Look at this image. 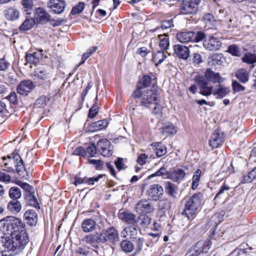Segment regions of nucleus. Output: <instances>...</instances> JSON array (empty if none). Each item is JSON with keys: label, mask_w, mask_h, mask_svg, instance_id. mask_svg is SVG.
<instances>
[{"label": "nucleus", "mask_w": 256, "mask_h": 256, "mask_svg": "<svg viewBox=\"0 0 256 256\" xmlns=\"http://www.w3.org/2000/svg\"><path fill=\"white\" fill-rule=\"evenodd\" d=\"M244 62L254 64L256 62V54L250 52H246L242 58Z\"/></svg>", "instance_id": "obj_43"}, {"label": "nucleus", "mask_w": 256, "mask_h": 256, "mask_svg": "<svg viewBox=\"0 0 256 256\" xmlns=\"http://www.w3.org/2000/svg\"><path fill=\"white\" fill-rule=\"evenodd\" d=\"M222 134L216 131L210 136L209 140V145L212 148H217L221 144L223 140Z\"/></svg>", "instance_id": "obj_21"}, {"label": "nucleus", "mask_w": 256, "mask_h": 256, "mask_svg": "<svg viewBox=\"0 0 256 256\" xmlns=\"http://www.w3.org/2000/svg\"><path fill=\"white\" fill-rule=\"evenodd\" d=\"M24 216L27 220L28 224L30 226L34 225L37 222V214L32 210H29L26 212Z\"/></svg>", "instance_id": "obj_32"}, {"label": "nucleus", "mask_w": 256, "mask_h": 256, "mask_svg": "<svg viewBox=\"0 0 256 256\" xmlns=\"http://www.w3.org/2000/svg\"><path fill=\"white\" fill-rule=\"evenodd\" d=\"M173 26V21L172 19L164 20L162 22L161 27L162 29H167Z\"/></svg>", "instance_id": "obj_64"}, {"label": "nucleus", "mask_w": 256, "mask_h": 256, "mask_svg": "<svg viewBox=\"0 0 256 256\" xmlns=\"http://www.w3.org/2000/svg\"><path fill=\"white\" fill-rule=\"evenodd\" d=\"M171 202L167 198L160 200L158 203V208L160 210H168L170 208Z\"/></svg>", "instance_id": "obj_48"}, {"label": "nucleus", "mask_w": 256, "mask_h": 256, "mask_svg": "<svg viewBox=\"0 0 256 256\" xmlns=\"http://www.w3.org/2000/svg\"><path fill=\"white\" fill-rule=\"evenodd\" d=\"M120 247L122 250L126 252H130L134 249L133 244L128 240H123L120 243Z\"/></svg>", "instance_id": "obj_41"}, {"label": "nucleus", "mask_w": 256, "mask_h": 256, "mask_svg": "<svg viewBox=\"0 0 256 256\" xmlns=\"http://www.w3.org/2000/svg\"><path fill=\"white\" fill-rule=\"evenodd\" d=\"M34 24V21L32 18H26L22 22L20 27V29L21 30L26 31L30 29Z\"/></svg>", "instance_id": "obj_45"}, {"label": "nucleus", "mask_w": 256, "mask_h": 256, "mask_svg": "<svg viewBox=\"0 0 256 256\" xmlns=\"http://www.w3.org/2000/svg\"><path fill=\"white\" fill-rule=\"evenodd\" d=\"M34 75L40 79L48 80L49 78L48 74L43 70L37 68L34 70Z\"/></svg>", "instance_id": "obj_52"}, {"label": "nucleus", "mask_w": 256, "mask_h": 256, "mask_svg": "<svg viewBox=\"0 0 256 256\" xmlns=\"http://www.w3.org/2000/svg\"><path fill=\"white\" fill-rule=\"evenodd\" d=\"M18 184L20 188L26 191L25 194L33 192L32 190L34 188L32 186L26 182H20Z\"/></svg>", "instance_id": "obj_61"}, {"label": "nucleus", "mask_w": 256, "mask_h": 256, "mask_svg": "<svg viewBox=\"0 0 256 256\" xmlns=\"http://www.w3.org/2000/svg\"><path fill=\"white\" fill-rule=\"evenodd\" d=\"M8 158L11 159V156H8ZM11 160H12L16 164L15 166H16L17 173L19 175H21L22 173L26 170V168L24 165L23 161L20 156L18 154H14L12 156V159L10 160V161Z\"/></svg>", "instance_id": "obj_23"}, {"label": "nucleus", "mask_w": 256, "mask_h": 256, "mask_svg": "<svg viewBox=\"0 0 256 256\" xmlns=\"http://www.w3.org/2000/svg\"><path fill=\"white\" fill-rule=\"evenodd\" d=\"M102 177V175H99L96 177L92 178H87L86 176V184L88 185H93L95 182H98L100 178Z\"/></svg>", "instance_id": "obj_60"}, {"label": "nucleus", "mask_w": 256, "mask_h": 256, "mask_svg": "<svg viewBox=\"0 0 256 256\" xmlns=\"http://www.w3.org/2000/svg\"><path fill=\"white\" fill-rule=\"evenodd\" d=\"M96 152L97 148L95 144L94 143L90 144L85 150L86 157H93L96 154Z\"/></svg>", "instance_id": "obj_46"}, {"label": "nucleus", "mask_w": 256, "mask_h": 256, "mask_svg": "<svg viewBox=\"0 0 256 256\" xmlns=\"http://www.w3.org/2000/svg\"><path fill=\"white\" fill-rule=\"evenodd\" d=\"M21 4L24 12L27 14H30L34 8V2L32 0H22Z\"/></svg>", "instance_id": "obj_37"}, {"label": "nucleus", "mask_w": 256, "mask_h": 256, "mask_svg": "<svg viewBox=\"0 0 256 256\" xmlns=\"http://www.w3.org/2000/svg\"><path fill=\"white\" fill-rule=\"evenodd\" d=\"M204 76L208 81L214 84H220L224 80V78L220 76L219 73L215 72L210 68L206 70Z\"/></svg>", "instance_id": "obj_19"}, {"label": "nucleus", "mask_w": 256, "mask_h": 256, "mask_svg": "<svg viewBox=\"0 0 256 256\" xmlns=\"http://www.w3.org/2000/svg\"><path fill=\"white\" fill-rule=\"evenodd\" d=\"M100 242L115 244L119 241V234L118 230L114 226L102 230L100 232Z\"/></svg>", "instance_id": "obj_6"}, {"label": "nucleus", "mask_w": 256, "mask_h": 256, "mask_svg": "<svg viewBox=\"0 0 256 256\" xmlns=\"http://www.w3.org/2000/svg\"><path fill=\"white\" fill-rule=\"evenodd\" d=\"M167 35L166 34H160L158 35V38L160 40L159 46L163 50H166L169 46V40L168 38H166Z\"/></svg>", "instance_id": "obj_44"}, {"label": "nucleus", "mask_w": 256, "mask_h": 256, "mask_svg": "<svg viewBox=\"0 0 256 256\" xmlns=\"http://www.w3.org/2000/svg\"><path fill=\"white\" fill-rule=\"evenodd\" d=\"M35 18L40 22L50 20V15L44 9L40 8L36 10Z\"/></svg>", "instance_id": "obj_26"}, {"label": "nucleus", "mask_w": 256, "mask_h": 256, "mask_svg": "<svg viewBox=\"0 0 256 256\" xmlns=\"http://www.w3.org/2000/svg\"><path fill=\"white\" fill-rule=\"evenodd\" d=\"M76 254L82 255L84 256H88L89 255L94 256L96 253V251L86 246H82L78 248L76 250Z\"/></svg>", "instance_id": "obj_36"}, {"label": "nucleus", "mask_w": 256, "mask_h": 256, "mask_svg": "<svg viewBox=\"0 0 256 256\" xmlns=\"http://www.w3.org/2000/svg\"><path fill=\"white\" fill-rule=\"evenodd\" d=\"M222 44L221 41L218 38L213 36L206 38L203 42L204 48L209 50H218L222 46Z\"/></svg>", "instance_id": "obj_11"}, {"label": "nucleus", "mask_w": 256, "mask_h": 256, "mask_svg": "<svg viewBox=\"0 0 256 256\" xmlns=\"http://www.w3.org/2000/svg\"><path fill=\"white\" fill-rule=\"evenodd\" d=\"M208 64H222L226 62V60L222 54H214L209 58Z\"/></svg>", "instance_id": "obj_35"}, {"label": "nucleus", "mask_w": 256, "mask_h": 256, "mask_svg": "<svg viewBox=\"0 0 256 256\" xmlns=\"http://www.w3.org/2000/svg\"><path fill=\"white\" fill-rule=\"evenodd\" d=\"M228 52L234 56H239L241 54L240 48L234 44L228 46Z\"/></svg>", "instance_id": "obj_49"}, {"label": "nucleus", "mask_w": 256, "mask_h": 256, "mask_svg": "<svg viewBox=\"0 0 256 256\" xmlns=\"http://www.w3.org/2000/svg\"><path fill=\"white\" fill-rule=\"evenodd\" d=\"M24 196L25 200L28 205L34 206L38 210L40 209V205L34 192H32L24 194Z\"/></svg>", "instance_id": "obj_29"}, {"label": "nucleus", "mask_w": 256, "mask_h": 256, "mask_svg": "<svg viewBox=\"0 0 256 256\" xmlns=\"http://www.w3.org/2000/svg\"><path fill=\"white\" fill-rule=\"evenodd\" d=\"M7 208L12 213L16 214L20 212L22 206L18 200H12L8 204Z\"/></svg>", "instance_id": "obj_30"}, {"label": "nucleus", "mask_w": 256, "mask_h": 256, "mask_svg": "<svg viewBox=\"0 0 256 256\" xmlns=\"http://www.w3.org/2000/svg\"><path fill=\"white\" fill-rule=\"evenodd\" d=\"M204 56V54L202 52H194L190 56V58H192L190 60L192 61V63L195 64L202 63L204 62L205 59Z\"/></svg>", "instance_id": "obj_40"}, {"label": "nucleus", "mask_w": 256, "mask_h": 256, "mask_svg": "<svg viewBox=\"0 0 256 256\" xmlns=\"http://www.w3.org/2000/svg\"><path fill=\"white\" fill-rule=\"evenodd\" d=\"M98 49V47L94 46L88 50V52L84 53L82 58V62L79 64H83L85 60H87L94 52H95Z\"/></svg>", "instance_id": "obj_50"}, {"label": "nucleus", "mask_w": 256, "mask_h": 256, "mask_svg": "<svg viewBox=\"0 0 256 256\" xmlns=\"http://www.w3.org/2000/svg\"><path fill=\"white\" fill-rule=\"evenodd\" d=\"M186 176L184 171L180 168L168 172L167 178L171 180L174 182H180Z\"/></svg>", "instance_id": "obj_18"}, {"label": "nucleus", "mask_w": 256, "mask_h": 256, "mask_svg": "<svg viewBox=\"0 0 256 256\" xmlns=\"http://www.w3.org/2000/svg\"><path fill=\"white\" fill-rule=\"evenodd\" d=\"M230 187L225 184L220 186L218 192L216 194L214 198L220 197L221 195L224 194L230 190Z\"/></svg>", "instance_id": "obj_59"}, {"label": "nucleus", "mask_w": 256, "mask_h": 256, "mask_svg": "<svg viewBox=\"0 0 256 256\" xmlns=\"http://www.w3.org/2000/svg\"><path fill=\"white\" fill-rule=\"evenodd\" d=\"M202 194L200 192L194 194L192 196L186 197L184 200V209L182 214L188 220H192L196 215L201 206Z\"/></svg>", "instance_id": "obj_1"}, {"label": "nucleus", "mask_w": 256, "mask_h": 256, "mask_svg": "<svg viewBox=\"0 0 256 256\" xmlns=\"http://www.w3.org/2000/svg\"><path fill=\"white\" fill-rule=\"evenodd\" d=\"M160 132L165 136H174L177 132V127L170 122L163 124L162 128H160Z\"/></svg>", "instance_id": "obj_17"}, {"label": "nucleus", "mask_w": 256, "mask_h": 256, "mask_svg": "<svg viewBox=\"0 0 256 256\" xmlns=\"http://www.w3.org/2000/svg\"><path fill=\"white\" fill-rule=\"evenodd\" d=\"M134 242L136 246V252H139L141 251L144 241V238L136 237V238H134Z\"/></svg>", "instance_id": "obj_55"}, {"label": "nucleus", "mask_w": 256, "mask_h": 256, "mask_svg": "<svg viewBox=\"0 0 256 256\" xmlns=\"http://www.w3.org/2000/svg\"><path fill=\"white\" fill-rule=\"evenodd\" d=\"M197 82L200 86V93L204 96H208L213 94L217 98H222L230 92L228 88L224 87L221 85L218 86L216 90L212 91V87L202 77L198 78Z\"/></svg>", "instance_id": "obj_2"}, {"label": "nucleus", "mask_w": 256, "mask_h": 256, "mask_svg": "<svg viewBox=\"0 0 256 256\" xmlns=\"http://www.w3.org/2000/svg\"><path fill=\"white\" fill-rule=\"evenodd\" d=\"M140 98V106L146 108H150L152 104L156 102L158 100V96L156 90H146L140 91L139 96H133L131 98V103L130 108L132 110H135L136 106L133 104L132 102L134 100V98Z\"/></svg>", "instance_id": "obj_3"}, {"label": "nucleus", "mask_w": 256, "mask_h": 256, "mask_svg": "<svg viewBox=\"0 0 256 256\" xmlns=\"http://www.w3.org/2000/svg\"><path fill=\"white\" fill-rule=\"evenodd\" d=\"M232 88L234 92H240L244 90L245 88L244 86L240 84L238 82L236 81L232 82Z\"/></svg>", "instance_id": "obj_62"}, {"label": "nucleus", "mask_w": 256, "mask_h": 256, "mask_svg": "<svg viewBox=\"0 0 256 256\" xmlns=\"http://www.w3.org/2000/svg\"><path fill=\"white\" fill-rule=\"evenodd\" d=\"M212 242L210 240H200L192 246L188 250L186 256H199L206 254L209 250Z\"/></svg>", "instance_id": "obj_4"}, {"label": "nucleus", "mask_w": 256, "mask_h": 256, "mask_svg": "<svg viewBox=\"0 0 256 256\" xmlns=\"http://www.w3.org/2000/svg\"><path fill=\"white\" fill-rule=\"evenodd\" d=\"M34 86L30 80L21 82L17 88V92L22 95H27L33 88Z\"/></svg>", "instance_id": "obj_15"}, {"label": "nucleus", "mask_w": 256, "mask_h": 256, "mask_svg": "<svg viewBox=\"0 0 256 256\" xmlns=\"http://www.w3.org/2000/svg\"><path fill=\"white\" fill-rule=\"evenodd\" d=\"M164 192L162 187L157 184L151 185L147 190L148 196L154 200L159 199Z\"/></svg>", "instance_id": "obj_12"}, {"label": "nucleus", "mask_w": 256, "mask_h": 256, "mask_svg": "<svg viewBox=\"0 0 256 256\" xmlns=\"http://www.w3.org/2000/svg\"><path fill=\"white\" fill-rule=\"evenodd\" d=\"M168 174V172L166 170V168H161L151 176L152 177L156 176H162L164 178H167Z\"/></svg>", "instance_id": "obj_54"}, {"label": "nucleus", "mask_w": 256, "mask_h": 256, "mask_svg": "<svg viewBox=\"0 0 256 256\" xmlns=\"http://www.w3.org/2000/svg\"><path fill=\"white\" fill-rule=\"evenodd\" d=\"M8 194L12 200H18L22 196L20 189L16 186L12 187L9 190Z\"/></svg>", "instance_id": "obj_39"}, {"label": "nucleus", "mask_w": 256, "mask_h": 256, "mask_svg": "<svg viewBox=\"0 0 256 256\" xmlns=\"http://www.w3.org/2000/svg\"><path fill=\"white\" fill-rule=\"evenodd\" d=\"M153 149L155 150L156 154L158 157H161L166 153V148L162 146L160 142H153L151 144Z\"/></svg>", "instance_id": "obj_34"}, {"label": "nucleus", "mask_w": 256, "mask_h": 256, "mask_svg": "<svg viewBox=\"0 0 256 256\" xmlns=\"http://www.w3.org/2000/svg\"><path fill=\"white\" fill-rule=\"evenodd\" d=\"M66 6L64 0H50L48 3V7L52 12L56 14L62 13L65 9Z\"/></svg>", "instance_id": "obj_10"}, {"label": "nucleus", "mask_w": 256, "mask_h": 256, "mask_svg": "<svg viewBox=\"0 0 256 256\" xmlns=\"http://www.w3.org/2000/svg\"><path fill=\"white\" fill-rule=\"evenodd\" d=\"M100 234L99 235L90 234L86 236L82 240L86 244H90L92 246L96 248L98 244L100 242Z\"/></svg>", "instance_id": "obj_22"}, {"label": "nucleus", "mask_w": 256, "mask_h": 256, "mask_svg": "<svg viewBox=\"0 0 256 256\" xmlns=\"http://www.w3.org/2000/svg\"><path fill=\"white\" fill-rule=\"evenodd\" d=\"M151 83V78L148 76H144L140 80L136 89L133 93V96H139L140 91L148 86Z\"/></svg>", "instance_id": "obj_16"}, {"label": "nucleus", "mask_w": 256, "mask_h": 256, "mask_svg": "<svg viewBox=\"0 0 256 256\" xmlns=\"http://www.w3.org/2000/svg\"><path fill=\"white\" fill-rule=\"evenodd\" d=\"M164 188L166 194L172 198H175L178 194V186L170 182H166L164 183Z\"/></svg>", "instance_id": "obj_28"}, {"label": "nucleus", "mask_w": 256, "mask_h": 256, "mask_svg": "<svg viewBox=\"0 0 256 256\" xmlns=\"http://www.w3.org/2000/svg\"><path fill=\"white\" fill-rule=\"evenodd\" d=\"M84 8V4L82 2H78L72 9L71 14H76L81 12Z\"/></svg>", "instance_id": "obj_53"}, {"label": "nucleus", "mask_w": 256, "mask_h": 256, "mask_svg": "<svg viewBox=\"0 0 256 256\" xmlns=\"http://www.w3.org/2000/svg\"><path fill=\"white\" fill-rule=\"evenodd\" d=\"M108 126V122L106 120H100L92 123L90 126V130L96 132L106 128Z\"/></svg>", "instance_id": "obj_33"}, {"label": "nucleus", "mask_w": 256, "mask_h": 256, "mask_svg": "<svg viewBox=\"0 0 256 256\" xmlns=\"http://www.w3.org/2000/svg\"><path fill=\"white\" fill-rule=\"evenodd\" d=\"M205 37L204 34L202 32L194 33L192 31L182 32L178 33L177 39L182 43L188 42H198L202 40Z\"/></svg>", "instance_id": "obj_5"}, {"label": "nucleus", "mask_w": 256, "mask_h": 256, "mask_svg": "<svg viewBox=\"0 0 256 256\" xmlns=\"http://www.w3.org/2000/svg\"><path fill=\"white\" fill-rule=\"evenodd\" d=\"M97 148L100 154L104 156H110L112 155V148L110 142L106 139H101L97 142Z\"/></svg>", "instance_id": "obj_8"}, {"label": "nucleus", "mask_w": 256, "mask_h": 256, "mask_svg": "<svg viewBox=\"0 0 256 256\" xmlns=\"http://www.w3.org/2000/svg\"><path fill=\"white\" fill-rule=\"evenodd\" d=\"M3 15L8 20L14 22L20 18V12L16 6H8L4 10Z\"/></svg>", "instance_id": "obj_9"}, {"label": "nucleus", "mask_w": 256, "mask_h": 256, "mask_svg": "<svg viewBox=\"0 0 256 256\" xmlns=\"http://www.w3.org/2000/svg\"><path fill=\"white\" fill-rule=\"evenodd\" d=\"M119 218L128 224H134L135 216L128 212H122L118 214Z\"/></svg>", "instance_id": "obj_31"}, {"label": "nucleus", "mask_w": 256, "mask_h": 256, "mask_svg": "<svg viewBox=\"0 0 256 256\" xmlns=\"http://www.w3.org/2000/svg\"><path fill=\"white\" fill-rule=\"evenodd\" d=\"M136 226L134 224L133 226L125 228L121 232V236L124 238L128 236L130 239L136 238L138 236V230Z\"/></svg>", "instance_id": "obj_24"}, {"label": "nucleus", "mask_w": 256, "mask_h": 256, "mask_svg": "<svg viewBox=\"0 0 256 256\" xmlns=\"http://www.w3.org/2000/svg\"><path fill=\"white\" fill-rule=\"evenodd\" d=\"M154 104H155V107L152 112L154 114L160 115L162 113V106L158 104V100L154 102Z\"/></svg>", "instance_id": "obj_63"}, {"label": "nucleus", "mask_w": 256, "mask_h": 256, "mask_svg": "<svg viewBox=\"0 0 256 256\" xmlns=\"http://www.w3.org/2000/svg\"><path fill=\"white\" fill-rule=\"evenodd\" d=\"M42 52L43 50H40L32 54H27L26 56V62L30 64H38L44 56Z\"/></svg>", "instance_id": "obj_20"}, {"label": "nucleus", "mask_w": 256, "mask_h": 256, "mask_svg": "<svg viewBox=\"0 0 256 256\" xmlns=\"http://www.w3.org/2000/svg\"><path fill=\"white\" fill-rule=\"evenodd\" d=\"M151 222V218L146 214H140L134 221V226L145 228L148 226Z\"/></svg>", "instance_id": "obj_25"}, {"label": "nucleus", "mask_w": 256, "mask_h": 256, "mask_svg": "<svg viewBox=\"0 0 256 256\" xmlns=\"http://www.w3.org/2000/svg\"><path fill=\"white\" fill-rule=\"evenodd\" d=\"M202 171L200 170H196L192 177V188L194 190L197 188L199 184V180L201 175Z\"/></svg>", "instance_id": "obj_47"}, {"label": "nucleus", "mask_w": 256, "mask_h": 256, "mask_svg": "<svg viewBox=\"0 0 256 256\" xmlns=\"http://www.w3.org/2000/svg\"><path fill=\"white\" fill-rule=\"evenodd\" d=\"M200 0H183L180 6V12L184 14L196 13Z\"/></svg>", "instance_id": "obj_7"}, {"label": "nucleus", "mask_w": 256, "mask_h": 256, "mask_svg": "<svg viewBox=\"0 0 256 256\" xmlns=\"http://www.w3.org/2000/svg\"><path fill=\"white\" fill-rule=\"evenodd\" d=\"M96 226V222L92 218L85 219L82 224L81 227L84 232H90L93 231Z\"/></svg>", "instance_id": "obj_27"}, {"label": "nucleus", "mask_w": 256, "mask_h": 256, "mask_svg": "<svg viewBox=\"0 0 256 256\" xmlns=\"http://www.w3.org/2000/svg\"><path fill=\"white\" fill-rule=\"evenodd\" d=\"M256 178V167L252 170L244 178L245 182H250Z\"/></svg>", "instance_id": "obj_51"}, {"label": "nucleus", "mask_w": 256, "mask_h": 256, "mask_svg": "<svg viewBox=\"0 0 256 256\" xmlns=\"http://www.w3.org/2000/svg\"><path fill=\"white\" fill-rule=\"evenodd\" d=\"M89 164L94 165L97 170H101L102 168L104 162L100 160L88 159Z\"/></svg>", "instance_id": "obj_56"}, {"label": "nucleus", "mask_w": 256, "mask_h": 256, "mask_svg": "<svg viewBox=\"0 0 256 256\" xmlns=\"http://www.w3.org/2000/svg\"><path fill=\"white\" fill-rule=\"evenodd\" d=\"M166 54L163 52L158 51L153 56V62L154 64H161L166 58Z\"/></svg>", "instance_id": "obj_42"}, {"label": "nucleus", "mask_w": 256, "mask_h": 256, "mask_svg": "<svg viewBox=\"0 0 256 256\" xmlns=\"http://www.w3.org/2000/svg\"><path fill=\"white\" fill-rule=\"evenodd\" d=\"M98 106L96 102V104H94L93 106L90 109L88 116L90 118H93L98 114Z\"/></svg>", "instance_id": "obj_57"}, {"label": "nucleus", "mask_w": 256, "mask_h": 256, "mask_svg": "<svg viewBox=\"0 0 256 256\" xmlns=\"http://www.w3.org/2000/svg\"><path fill=\"white\" fill-rule=\"evenodd\" d=\"M174 54L179 58L186 60L190 57V50L188 47L175 44L173 47Z\"/></svg>", "instance_id": "obj_14"}, {"label": "nucleus", "mask_w": 256, "mask_h": 256, "mask_svg": "<svg viewBox=\"0 0 256 256\" xmlns=\"http://www.w3.org/2000/svg\"><path fill=\"white\" fill-rule=\"evenodd\" d=\"M236 76L242 83H245L248 80V74L243 68L238 70L236 72Z\"/></svg>", "instance_id": "obj_38"}, {"label": "nucleus", "mask_w": 256, "mask_h": 256, "mask_svg": "<svg viewBox=\"0 0 256 256\" xmlns=\"http://www.w3.org/2000/svg\"><path fill=\"white\" fill-rule=\"evenodd\" d=\"M135 209L138 214L151 213L154 211V208L148 201L141 200L136 204Z\"/></svg>", "instance_id": "obj_13"}, {"label": "nucleus", "mask_w": 256, "mask_h": 256, "mask_svg": "<svg viewBox=\"0 0 256 256\" xmlns=\"http://www.w3.org/2000/svg\"><path fill=\"white\" fill-rule=\"evenodd\" d=\"M73 155L82 156L84 158L86 157L85 150L82 146L76 148L72 152Z\"/></svg>", "instance_id": "obj_58"}]
</instances>
